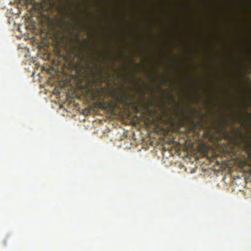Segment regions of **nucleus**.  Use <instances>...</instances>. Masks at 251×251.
<instances>
[{
	"label": "nucleus",
	"instance_id": "nucleus-5",
	"mask_svg": "<svg viewBox=\"0 0 251 251\" xmlns=\"http://www.w3.org/2000/svg\"><path fill=\"white\" fill-rule=\"evenodd\" d=\"M162 81H163V83L165 84V83H167V80L166 79H163Z\"/></svg>",
	"mask_w": 251,
	"mask_h": 251
},
{
	"label": "nucleus",
	"instance_id": "nucleus-2",
	"mask_svg": "<svg viewBox=\"0 0 251 251\" xmlns=\"http://www.w3.org/2000/svg\"><path fill=\"white\" fill-rule=\"evenodd\" d=\"M111 104V103L109 102L102 101L99 102L97 103V107L103 109V110H107L108 107Z\"/></svg>",
	"mask_w": 251,
	"mask_h": 251
},
{
	"label": "nucleus",
	"instance_id": "nucleus-3",
	"mask_svg": "<svg viewBox=\"0 0 251 251\" xmlns=\"http://www.w3.org/2000/svg\"><path fill=\"white\" fill-rule=\"evenodd\" d=\"M191 130L194 132H195L198 127L199 126L200 123L198 122L192 121L191 122Z\"/></svg>",
	"mask_w": 251,
	"mask_h": 251
},
{
	"label": "nucleus",
	"instance_id": "nucleus-1",
	"mask_svg": "<svg viewBox=\"0 0 251 251\" xmlns=\"http://www.w3.org/2000/svg\"><path fill=\"white\" fill-rule=\"evenodd\" d=\"M112 98L116 102L126 103L127 99V96L126 93L122 94H114Z\"/></svg>",
	"mask_w": 251,
	"mask_h": 251
},
{
	"label": "nucleus",
	"instance_id": "nucleus-4",
	"mask_svg": "<svg viewBox=\"0 0 251 251\" xmlns=\"http://www.w3.org/2000/svg\"><path fill=\"white\" fill-rule=\"evenodd\" d=\"M221 124L223 126H225L226 125V122L223 121L221 122Z\"/></svg>",
	"mask_w": 251,
	"mask_h": 251
}]
</instances>
